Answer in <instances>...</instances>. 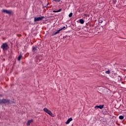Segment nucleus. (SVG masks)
<instances>
[{
  "label": "nucleus",
  "mask_w": 126,
  "mask_h": 126,
  "mask_svg": "<svg viewBox=\"0 0 126 126\" xmlns=\"http://www.w3.org/2000/svg\"><path fill=\"white\" fill-rule=\"evenodd\" d=\"M45 17L44 16H39L37 17L34 18V22H36L37 21H41L42 19H44Z\"/></svg>",
  "instance_id": "f257e3e1"
},
{
  "label": "nucleus",
  "mask_w": 126,
  "mask_h": 126,
  "mask_svg": "<svg viewBox=\"0 0 126 126\" xmlns=\"http://www.w3.org/2000/svg\"><path fill=\"white\" fill-rule=\"evenodd\" d=\"M21 58H22V55H19L18 58V61H20Z\"/></svg>",
  "instance_id": "2eb2a0df"
},
{
  "label": "nucleus",
  "mask_w": 126,
  "mask_h": 126,
  "mask_svg": "<svg viewBox=\"0 0 126 126\" xmlns=\"http://www.w3.org/2000/svg\"><path fill=\"white\" fill-rule=\"evenodd\" d=\"M36 59H37L38 60H40V59H39V56H36Z\"/></svg>",
  "instance_id": "f3484780"
},
{
  "label": "nucleus",
  "mask_w": 126,
  "mask_h": 126,
  "mask_svg": "<svg viewBox=\"0 0 126 126\" xmlns=\"http://www.w3.org/2000/svg\"><path fill=\"white\" fill-rule=\"evenodd\" d=\"M102 22H103V21L100 22V23H102Z\"/></svg>",
  "instance_id": "aec40b11"
},
{
  "label": "nucleus",
  "mask_w": 126,
  "mask_h": 126,
  "mask_svg": "<svg viewBox=\"0 0 126 126\" xmlns=\"http://www.w3.org/2000/svg\"><path fill=\"white\" fill-rule=\"evenodd\" d=\"M57 1L59 2V1H61V0H57Z\"/></svg>",
  "instance_id": "a211bd4d"
},
{
  "label": "nucleus",
  "mask_w": 126,
  "mask_h": 126,
  "mask_svg": "<svg viewBox=\"0 0 126 126\" xmlns=\"http://www.w3.org/2000/svg\"><path fill=\"white\" fill-rule=\"evenodd\" d=\"M120 120H124V116L121 115L119 116Z\"/></svg>",
  "instance_id": "4468645a"
},
{
  "label": "nucleus",
  "mask_w": 126,
  "mask_h": 126,
  "mask_svg": "<svg viewBox=\"0 0 126 126\" xmlns=\"http://www.w3.org/2000/svg\"><path fill=\"white\" fill-rule=\"evenodd\" d=\"M65 29V27H63L61 29H59L57 32H53L52 36H55V35H57V34H60V32L62 31V30H63V29Z\"/></svg>",
  "instance_id": "39448f33"
},
{
  "label": "nucleus",
  "mask_w": 126,
  "mask_h": 126,
  "mask_svg": "<svg viewBox=\"0 0 126 126\" xmlns=\"http://www.w3.org/2000/svg\"><path fill=\"white\" fill-rule=\"evenodd\" d=\"M77 22H78L79 23H80L81 24H84V20H83V19H81L80 20H79Z\"/></svg>",
  "instance_id": "6e6552de"
},
{
  "label": "nucleus",
  "mask_w": 126,
  "mask_h": 126,
  "mask_svg": "<svg viewBox=\"0 0 126 126\" xmlns=\"http://www.w3.org/2000/svg\"><path fill=\"white\" fill-rule=\"evenodd\" d=\"M32 51L34 52V53H36V52H37V48L33 47L32 48Z\"/></svg>",
  "instance_id": "f8f14e48"
},
{
  "label": "nucleus",
  "mask_w": 126,
  "mask_h": 126,
  "mask_svg": "<svg viewBox=\"0 0 126 126\" xmlns=\"http://www.w3.org/2000/svg\"><path fill=\"white\" fill-rule=\"evenodd\" d=\"M69 17H72V13H70L69 14Z\"/></svg>",
  "instance_id": "dca6fc26"
},
{
  "label": "nucleus",
  "mask_w": 126,
  "mask_h": 126,
  "mask_svg": "<svg viewBox=\"0 0 126 126\" xmlns=\"http://www.w3.org/2000/svg\"><path fill=\"white\" fill-rule=\"evenodd\" d=\"M7 47H8V45H7V43H3L1 46V48L3 50V51H5L6 50H7Z\"/></svg>",
  "instance_id": "20e7f679"
},
{
  "label": "nucleus",
  "mask_w": 126,
  "mask_h": 126,
  "mask_svg": "<svg viewBox=\"0 0 126 126\" xmlns=\"http://www.w3.org/2000/svg\"><path fill=\"white\" fill-rule=\"evenodd\" d=\"M71 121H72V118H69L66 122L65 124L68 125V124H69V123H70V122H71Z\"/></svg>",
  "instance_id": "1a4fd4ad"
},
{
  "label": "nucleus",
  "mask_w": 126,
  "mask_h": 126,
  "mask_svg": "<svg viewBox=\"0 0 126 126\" xmlns=\"http://www.w3.org/2000/svg\"><path fill=\"white\" fill-rule=\"evenodd\" d=\"M105 73L106 74H110V73H111V72L110 71V70H108L105 71Z\"/></svg>",
  "instance_id": "ddd939ff"
},
{
  "label": "nucleus",
  "mask_w": 126,
  "mask_h": 126,
  "mask_svg": "<svg viewBox=\"0 0 126 126\" xmlns=\"http://www.w3.org/2000/svg\"><path fill=\"white\" fill-rule=\"evenodd\" d=\"M1 12H3V13H6V14H11V13H12V11L6 9H2Z\"/></svg>",
  "instance_id": "423d86ee"
},
{
  "label": "nucleus",
  "mask_w": 126,
  "mask_h": 126,
  "mask_svg": "<svg viewBox=\"0 0 126 126\" xmlns=\"http://www.w3.org/2000/svg\"><path fill=\"white\" fill-rule=\"evenodd\" d=\"M54 1H58V0H53Z\"/></svg>",
  "instance_id": "6ab92c4d"
},
{
  "label": "nucleus",
  "mask_w": 126,
  "mask_h": 126,
  "mask_svg": "<svg viewBox=\"0 0 126 126\" xmlns=\"http://www.w3.org/2000/svg\"><path fill=\"white\" fill-rule=\"evenodd\" d=\"M0 104H9V100L8 99H0Z\"/></svg>",
  "instance_id": "7ed1b4c3"
},
{
  "label": "nucleus",
  "mask_w": 126,
  "mask_h": 126,
  "mask_svg": "<svg viewBox=\"0 0 126 126\" xmlns=\"http://www.w3.org/2000/svg\"><path fill=\"white\" fill-rule=\"evenodd\" d=\"M97 108L100 109V110H102L103 108H104V105H96L94 107V109H97Z\"/></svg>",
  "instance_id": "0eeeda50"
},
{
  "label": "nucleus",
  "mask_w": 126,
  "mask_h": 126,
  "mask_svg": "<svg viewBox=\"0 0 126 126\" xmlns=\"http://www.w3.org/2000/svg\"><path fill=\"white\" fill-rule=\"evenodd\" d=\"M44 112H45L47 114L49 115V116H51V117H53V113H52V111L48 109L47 108H44L43 109Z\"/></svg>",
  "instance_id": "f03ea898"
},
{
  "label": "nucleus",
  "mask_w": 126,
  "mask_h": 126,
  "mask_svg": "<svg viewBox=\"0 0 126 126\" xmlns=\"http://www.w3.org/2000/svg\"><path fill=\"white\" fill-rule=\"evenodd\" d=\"M33 122V120H29L27 123V126H30V124Z\"/></svg>",
  "instance_id": "9d476101"
},
{
  "label": "nucleus",
  "mask_w": 126,
  "mask_h": 126,
  "mask_svg": "<svg viewBox=\"0 0 126 126\" xmlns=\"http://www.w3.org/2000/svg\"><path fill=\"white\" fill-rule=\"evenodd\" d=\"M62 11V8L58 10H53V12H61Z\"/></svg>",
  "instance_id": "9b49d317"
}]
</instances>
